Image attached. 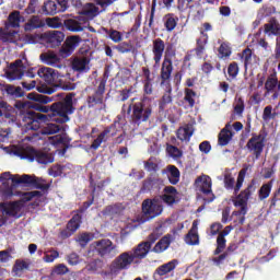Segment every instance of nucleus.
<instances>
[{
    "label": "nucleus",
    "mask_w": 280,
    "mask_h": 280,
    "mask_svg": "<svg viewBox=\"0 0 280 280\" xmlns=\"http://www.w3.org/2000/svg\"><path fill=\"white\" fill-rule=\"evenodd\" d=\"M246 172H248V167L242 168L238 173L236 184L235 177L230 173L224 175V187L228 190L234 189V195L236 198L233 200L234 207H240V210L232 212V218H236L234 220L235 224H244L246 222V214L248 213V200H250V196L257 191V182L252 179L247 187L240 192L244 185V178H246Z\"/></svg>",
    "instance_id": "nucleus-1"
},
{
    "label": "nucleus",
    "mask_w": 280,
    "mask_h": 280,
    "mask_svg": "<svg viewBox=\"0 0 280 280\" xmlns=\"http://www.w3.org/2000/svg\"><path fill=\"white\" fill-rule=\"evenodd\" d=\"M15 108L20 110V119H22V124L26 130H38L40 128V121H44V119H47V116L45 114L40 113H49V107L45 105H36L31 102H15ZM27 108H35L36 110H39L40 113L34 112V109H27Z\"/></svg>",
    "instance_id": "nucleus-2"
},
{
    "label": "nucleus",
    "mask_w": 280,
    "mask_h": 280,
    "mask_svg": "<svg viewBox=\"0 0 280 280\" xmlns=\"http://www.w3.org/2000/svg\"><path fill=\"white\" fill-rule=\"evenodd\" d=\"M56 97H61V101L55 102L50 105V110L52 115H58L61 117L60 119H56L59 124H67L69 121V115H73L75 113V107H73V97H75V93H69L65 96L62 93L56 94Z\"/></svg>",
    "instance_id": "nucleus-3"
},
{
    "label": "nucleus",
    "mask_w": 280,
    "mask_h": 280,
    "mask_svg": "<svg viewBox=\"0 0 280 280\" xmlns=\"http://www.w3.org/2000/svg\"><path fill=\"white\" fill-rule=\"evenodd\" d=\"M137 98H131V103L127 107V115L131 113V121L135 126H141L145 121H150L152 117V104L147 102V98L143 97L138 102H135Z\"/></svg>",
    "instance_id": "nucleus-4"
},
{
    "label": "nucleus",
    "mask_w": 280,
    "mask_h": 280,
    "mask_svg": "<svg viewBox=\"0 0 280 280\" xmlns=\"http://www.w3.org/2000/svg\"><path fill=\"white\" fill-rule=\"evenodd\" d=\"M161 235H163V225L156 226L148 236L147 241L139 243L130 250L136 264H141V260L148 257V254L152 250V245L156 243V240H159Z\"/></svg>",
    "instance_id": "nucleus-5"
},
{
    "label": "nucleus",
    "mask_w": 280,
    "mask_h": 280,
    "mask_svg": "<svg viewBox=\"0 0 280 280\" xmlns=\"http://www.w3.org/2000/svg\"><path fill=\"white\" fill-rule=\"evenodd\" d=\"M37 75L49 85H38L36 89L38 93H43L44 95H54L58 89H61L60 84L56 83L58 80V73L54 70V68L43 67L37 71Z\"/></svg>",
    "instance_id": "nucleus-6"
},
{
    "label": "nucleus",
    "mask_w": 280,
    "mask_h": 280,
    "mask_svg": "<svg viewBox=\"0 0 280 280\" xmlns=\"http://www.w3.org/2000/svg\"><path fill=\"white\" fill-rule=\"evenodd\" d=\"M15 154L20 159H27V161H36L39 165H49L54 163V155L47 151L36 150L32 147H26L25 149L15 151Z\"/></svg>",
    "instance_id": "nucleus-7"
},
{
    "label": "nucleus",
    "mask_w": 280,
    "mask_h": 280,
    "mask_svg": "<svg viewBox=\"0 0 280 280\" xmlns=\"http://www.w3.org/2000/svg\"><path fill=\"white\" fill-rule=\"evenodd\" d=\"M132 264H137V260H135V257L132 256V252L121 253L109 265V275L112 277H117L121 270H128Z\"/></svg>",
    "instance_id": "nucleus-8"
},
{
    "label": "nucleus",
    "mask_w": 280,
    "mask_h": 280,
    "mask_svg": "<svg viewBox=\"0 0 280 280\" xmlns=\"http://www.w3.org/2000/svg\"><path fill=\"white\" fill-rule=\"evenodd\" d=\"M69 8V0H45L37 9V14L42 16H56L59 12H65Z\"/></svg>",
    "instance_id": "nucleus-9"
},
{
    "label": "nucleus",
    "mask_w": 280,
    "mask_h": 280,
    "mask_svg": "<svg viewBox=\"0 0 280 280\" xmlns=\"http://www.w3.org/2000/svg\"><path fill=\"white\" fill-rule=\"evenodd\" d=\"M203 28H200V36L196 39V47L191 50L196 54L197 58H202L207 52V45L209 44V34L207 32L213 31L211 23L205 22Z\"/></svg>",
    "instance_id": "nucleus-10"
},
{
    "label": "nucleus",
    "mask_w": 280,
    "mask_h": 280,
    "mask_svg": "<svg viewBox=\"0 0 280 280\" xmlns=\"http://www.w3.org/2000/svg\"><path fill=\"white\" fill-rule=\"evenodd\" d=\"M245 148L255 156L256 161H259L264 153V148H266V135L252 133V138L247 141Z\"/></svg>",
    "instance_id": "nucleus-11"
},
{
    "label": "nucleus",
    "mask_w": 280,
    "mask_h": 280,
    "mask_svg": "<svg viewBox=\"0 0 280 280\" xmlns=\"http://www.w3.org/2000/svg\"><path fill=\"white\" fill-rule=\"evenodd\" d=\"M119 121H121V116H117V119L114 120L112 125L105 127L97 138L93 140L91 150H97L102 143H106V141H108L109 137H117V124H119Z\"/></svg>",
    "instance_id": "nucleus-12"
},
{
    "label": "nucleus",
    "mask_w": 280,
    "mask_h": 280,
    "mask_svg": "<svg viewBox=\"0 0 280 280\" xmlns=\"http://www.w3.org/2000/svg\"><path fill=\"white\" fill-rule=\"evenodd\" d=\"M92 246L98 257H110L113 258L117 250V245L113 244V241L109 238L98 240L92 243Z\"/></svg>",
    "instance_id": "nucleus-13"
},
{
    "label": "nucleus",
    "mask_w": 280,
    "mask_h": 280,
    "mask_svg": "<svg viewBox=\"0 0 280 280\" xmlns=\"http://www.w3.org/2000/svg\"><path fill=\"white\" fill-rule=\"evenodd\" d=\"M142 212L147 218L153 220V218H159L163 213V202L159 197L153 199H144L142 202Z\"/></svg>",
    "instance_id": "nucleus-14"
},
{
    "label": "nucleus",
    "mask_w": 280,
    "mask_h": 280,
    "mask_svg": "<svg viewBox=\"0 0 280 280\" xmlns=\"http://www.w3.org/2000/svg\"><path fill=\"white\" fill-rule=\"evenodd\" d=\"M13 183L32 187V189H40V191L49 189V184H46L43 178L36 177V175L24 174L19 179H13Z\"/></svg>",
    "instance_id": "nucleus-15"
},
{
    "label": "nucleus",
    "mask_w": 280,
    "mask_h": 280,
    "mask_svg": "<svg viewBox=\"0 0 280 280\" xmlns=\"http://www.w3.org/2000/svg\"><path fill=\"white\" fill-rule=\"evenodd\" d=\"M106 93V80L102 79L93 94L86 97L88 108H95L104 104V94Z\"/></svg>",
    "instance_id": "nucleus-16"
},
{
    "label": "nucleus",
    "mask_w": 280,
    "mask_h": 280,
    "mask_svg": "<svg viewBox=\"0 0 280 280\" xmlns=\"http://www.w3.org/2000/svg\"><path fill=\"white\" fill-rule=\"evenodd\" d=\"M173 72H174V63L172 62V59L170 57L165 56L160 70L161 86L172 84L171 80H172Z\"/></svg>",
    "instance_id": "nucleus-17"
},
{
    "label": "nucleus",
    "mask_w": 280,
    "mask_h": 280,
    "mask_svg": "<svg viewBox=\"0 0 280 280\" xmlns=\"http://www.w3.org/2000/svg\"><path fill=\"white\" fill-rule=\"evenodd\" d=\"M81 224H82V215L74 214L67 223L66 229L59 232V237H61V240H69V237H71V235H73L75 231L80 229Z\"/></svg>",
    "instance_id": "nucleus-18"
},
{
    "label": "nucleus",
    "mask_w": 280,
    "mask_h": 280,
    "mask_svg": "<svg viewBox=\"0 0 280 280\" xmlns=\"http://www.w3.org/2000/svg\"><path fill=\"white\" fill-rule=\"evenodd\" d=\"M82 38L78 35L67 37L63 45L61 46L59 54L62 58H69L73 51L80 46Z\"/></svg>",
    "instance_id": "nucleus-19"
},
{
    "label": "nucleus",
    "mask_w": 280,
    "mask_h": 280,
    "mask_svg": "<svg viewBox=\"0 0 280 280\" xmlns=\"http://www.w3.org/2000/svg\"><path fill=\"white\" fill-rule=\"evenodd\" d=\"M196 187H199V190L203 192L205 196H209L211 194L212 198L210 199V202H213V199L215 196L213 195V190H211V177L208 175H201L196 178L195 180Z\"/></svg>",
    "instance_id": "nucleus-20"
},
{
    "label": "nucleus",
    "mask_w": 280,
    "mask_h": 280,
    "mask_svg": "<svg viewBox=\"0 0 280 280\" xmlns=\"http://www.w3.org/2000/svg\"><path fill=\"white\" fill-rule=\"evenodd\" d=\"M164 194L160 197H158L161 202H164L165 205H168V207H172V205H176L178 200V189L174 186H165L163 189Z\"/></svg>",
    "instance_id": "nucleus-21"
},
{
    "label": "nucleus",
    "mask_w": 280,
    "mask_h": 280,
    "mask_svg": "<svg viewBox=\"0 0 280 280\" xmlns=\"http://www.w3.org/2000/svg\"><path fill=\"white\" fill-rule=\"evenodd\" d=\"M176 266H178V260L173 259L155 269L153 272L154 280H162L165 275H170V272H174L176 270Z\"/></svg>",
    "instance_id": "nucleus-22"
},
{
    "label": "nucleus",
    "mask_w": 280,
    "mask_h": 280,
    "mask_svg": "<svg viewBox=\"0 0 280 280\" xmlns=\"http://www.w3.org/2000/svg\"><path fill=\"white\" fill-rule=\"evenodd\" d=\"M152 52L155 65H161L163 54L165 52V42L161 37L153 40Z\"/></svg>",
    "instance_id": "nucleus-23"
},
{
    "label": "nucleus",
    "mask_w": 280,
    "mask_h": 280,
    "mask_svg": "<svg viewBox=\"0 0 280 280\" xmlns=\"http://www.w3.org/2000/svg\"><path fill=\"white\" fill-rule=\"evenodd\" d=\"M264 34L267 36H280V23L276 16L269 18L268 22L264 24Z\"/></svg>",
    "instance_id": "nucleus-24"
},
{
    "label": "nucleus",
    "mask_w": 280,
    "mask_h": 280,
    "mask_svg": "<svg viewBox=\"0 0 280 280\" xmlns=\"http://www.w3.org/2000/svg\"><path fill=\"white\" fill-rule=\"evenodd\" d=\"M184 242L188 246H198L200 244V236L198 235V221H194L191 229L185 235Z\"/></svg>",
    "instance_id": "nucleus-25"
},
{
    "label": "nucleus",
    "mask_w": 280,
    "mask_h": 280,
    "mask_svg": "<svg viewBox=\"0 0 280 280\" xmlns=\"http://www.w3.org/2000/svg\"><path fill=\"white\" fill-rule=\"evenodd\" d=\"M89 62H91L89 57H77L72 60V69L79 73H86L91 69Z\"/></svg>",
    "instance_id": "nucleus-26"
},
{
    "label": "nucleus",
    "mask_w": 280,
    "mask_h": 280,
    "mask_svg": "<svg viewBox=\"0 0 280 280\" xmlns=\"http://www.w3.org/2000/svg\"><path fill=\"white\" fill-rule=\"evenodd\" d=\"M63 40H65V33L60 31H52L47 34V43L52 48L60 47Z\"/></svg>",
    "instance_id": "nucleus-27"
},
{
    "label": "nucleus",
    "mask_w": 280,
    "mask_h": 280,
    "mask_svg": "<svg viewBox=\"0 0 280 280\" xmlns=\"http://www.w3.org/2000/svg\"><path fill=\"white\" fill-rule=\"evenodd\" d=\"M164 86V94L162 95L160 102H159V108L160 110H165V106L167 104H172L174 102V98L172 97V84L161 85Z\"/></svg>",
    "instance_id": "nucleus-28"
},
{
    "label": "nucleus",
    "mask_w": 280,
    "mask_h": 280,
    "mask_svg": "<svg viewBox=\"0 0 280 280\" xmlns=\"http://www.w3.org/2000/svg\"><path fill=\"white\" fill-rule=\"evenodd\" d=\"M170 244H172V234H166L163 236L155 246L151 249L152 253H165L170 248Z\"/></svg>",
    "instance_id": "nucleus-29"
},
{
    "label": "nucleus",
    "mask_w": 280,
    "mask_h": 280,
    "mask_svg": "<svg viewBox=\"0 0 280 280\" xmlns=\"http://www.w3.org/2000/svg\"><path fill=\"white\" fill-rule=\"evenodd\" d=\"M103 34H105L106 38H108L112 43H121L124 40V33L110 27H103Z\"/></svg>",
    "instance_id": "nucleus-30"
},
{
    "label": "nucleus",
    "mask_w": 280,
    "mask_h": 280,
    "mask_svg": "<svg viewBox=\"0 0 280 280\" xmlns=\"http://www.w3.org/2000/svg\"><path fill=\"white\" fill-rule=\"evenodd\" d=\"M39 59L44 65H49L50 67H56L60 62L58 55L51 50L40 54Z\"/></svg>",
    "instance_id": "nucleus-31"
},
{
    "label": "nucleus",
    "mask_w": 280,
    "mask_h": 280,
    "mask_svg": "<svg viewBox=\"0 0 280 280\" xmlns=\"http://www.w3.org/2000/svg\"><path fill=\"white\" fill-rule=\"evenodd\" d=\"M279 89V78H277V72L271 73L265 82L266 95L275 93V89Z\"/></svg>",
    "instance_id": "nucleus-32"
},
{
    "label": "nucleus",
    "mask_w": 280,
    "mask_h": 280,
    "mask_svg": "<svg viewBox=\"0 0 280 280\" xmlns=\"http://www.w3.org/2000/svg\"><path fill=\"white\" fill-rule=\"evenodd\" d=\"M21 12L20 11H13L9 14L8 21L5 22L4 26L5 30H10V27H21Z\"/></svg>",
    "instance_id": "nucleus-33"
},
{
    "label": "nucleus",
    "mask_w": 280,
    "mask_h": 280,
    "mask_svg": "<svg viewBox=\"0 0 280 280\" xmlns=\"http://www.w3.org/2000/svg\"><path fill=\"white\" fill-rule=\"evenodd\" d=\"M3 211L7 215H10V218H21V203H19V201L8 203L3 208Z\"/></svg>",
    "instance_id": "nucleus-34"
},
{
    "label": "nucleus",
    "mask_w": 280,
    "mask_h": 280,
    "mask_svg": "<svg viewBox=\"0 0 280 280\" xmlns=\"http://www.w3.org/2000/svg\"><path fill=\"white\" fill-rule=\"evenodd\" d=\"M90 187H92L91 198L88 201H84L83 205L79 208V213H85V211L95 202V191L97 187L93 182V177H90Z\"/></svg>",
    "instance_id": "nucleus-35"
},
{
    "label": "nucleus",
    "mask_w": 280,
    "mask_h": 280,
    "mask_svg": "<svg viewBox=\"0 0 280 280\" xmlns=\"http://www.w3.org/2000/svg\"><path fill=\"white\" fill-rule=\"evenodd\" d=\"M40 27H45V23L38 15H33L25 24L24 30L26 32H32V30H39Z\"/></svg>",
    "instance_id": "nucleus-36"
},
{
    "label": "nucleus",
    "mask_w": 280,
    "mask_h": 280,
    "mask_svg": "<svg viewBox=\"0 0 280 280\" xmlns=\"http://www.w3.org/2000/svg\"><path fill=\"white\" fill-rule=\"evenodd\" d=\"M167 178L171 185H176L177 183H180V170L174 165L167 166Z\"/></svg>",
    "instance_id": "nucleus-37"
},
{
    "label": "nucleus",
    "mask_w": 280,
    "mask_h": 280,
    "mask_svg": "<svg viewBox=\"0 0 280 280\" xmlns=\"http://www.w3.org/2000/svg\"><path fill=\"white\" fill-rule=\"evenodd\" d=\"M178 25V16H175L174 13H167L164 16V27L166 32H174Z\"/></svg>",
    "instance_id": "nucleus-38"
},
{
    "label": "nucleus",
    "mask_w": 280,
    "mask_h": 280,
    "mask_svg": "<svg viewBox=\"0 0 280 280\" xmlns=\"http://www.w3.org/2000/svg\"><path fill=\"white\" fill-rule=\"evenodd\" d=\"M219 58L221 60H226L231 58V54H233V49L231 48V44L223 42L220 47L218 48Z\"/></svg>",
    "instance_id": "nucleus-39"
},
{
    "label": "nucleus",
    "mask_w": 280,
    "mask_h": 280,
    "mask_svg": "<svg viewBox=\"0 0 280 280\" xmlns=\"http://www.w3.org/2000/svg\"><path fill=\"white\" fill-rule=\"evenodd\" d=\"M27 98L31 100V102H38V104H49V102H54L52 97H49L45 94H38V93H28Z\"/></svg>",
    "instance_id": "nucleus-40"
},
{
    "label": "nucleus",
    "mask_w": 280,
    "mask_h": 280,
    "mask_svg": "<svg viewBox=\"0 0 280 280\" xmlns=\"http://www.w3.org/2000/svg\"><path fill=\"white\" fill-rule=\"evenodd\" d=\"M241 60H242V62H244L245 71H248V67H250V65H253V50L248 47L245 48L241 52Z\"/></svg>",
    "instance_id": "nucleus-41"
},
{
    "label": "nucleus",
    "mask_w": 280,
    "mask_h": 280,
    "mask_svg": "<svg viewBox=\"0 0 280 280\" xmlns=\"http://www.w3.org/2000/svg\"><path fill=\"white\" fill-rule=\"evenodd\" d=\"M63 25L69 32H82L84 30L82 24L78 20L73 19L65 20Z\"/></svg>",
    "instance_id": "nucleus-42"
},
{
    "label": "nucleus",
    "mask_w": 280,
    "mask_h": 280,
    "mask_svg": "<svg viewBox=\"0 0 280 280\" xmlns=\"http://www.w3.org/2000/svg\"><path fill=\"white\" fill-rule=\"evenodd\" d=\"M194 136V130L189 127H182L177 130V139L179 141H190Z\"/></svg>",
    "instance_id": "nucleus-43"
},
{
    "label": "nucleus",
    "mask_w": 280,
    "mask_h": 280,
    "mask_svg": "<svg viewBox=\"0 0 280 280\" xmlns=\"http://www.w3.org/2000/svg\"><path fill=\"white\" fill-rule=\"evenodd\" d=\"M235 133H229L225 130H221L218 135V144L224 148L228 143H231Z\"/></svg>",
    "instance_id": "nucleus-44"
},
{
    "label": "nucleus",
    "mask_w": 280,
    "mask_h": 280,
    "mask_svg": "<svg viewBox=\"0 0 280 280\" xmlns=\"http://www.w3.org/2000/svg\"><path fill=\"white\" fill-rule=\"evenodd\" d=\"M8 110V103L5 102H0V117H4V119H8L9 122L16 121V115L12 114L11 112Z\"/></svg>",
    "instance_id": "nucleus-45"
},
{
    "label": "nucleus",
    "mask_w": 280,
    "mask_h": 280,
    "mask_svg": "<svg viewBox=\"0 0 280 280\" xmlns=\"http://www.w3.org/2000/svg\"><path fill=\"white\" fill-rule=\"evenodd\" d=\"M185 96H184V101L188 104V106L190 108H194V106H196V91L186 88L184 90Z\"/></svg>",
    "instance_id": "nucleus-46"
},
{
    "label": "nucleus",
    "mask_w": 280,
    "mask_h": 280,
    "mask_svg": "<svg viewBox=\"0 0 280 280\" xmlns=\"http://www.w3.org/2000/svg\"><path fill=\"white\" fill-rule=\"evenodd\" d=\"M119 54H131L135 51V46L130 42H120L118 45L114 46Z\"/></svg>",
    "instance_id": "nucleus-47"
},
{
    "label": "nucleus",
    "mask_w": 280,
    "mask_h": 280,
    "mask_svg": "<svg viewBox=\"0 0 280 280\" xmlns=\"http://www.w3.org/2000/svg\"><path fill=\"white\" fill-rule=\"evenodd\" d=\"M67 167H69V165H62V164H55L50 171L49 174L50 176H54V178H58V176H62V174H67Z\"/></svg>",
    "instance_id": "nucleus-48"
},
{
    "label": "nucleus",
    "mask_w": 280,
    "mask_h": 280,
    "mask_svg": "<svg viewBox=\"0 0 280 280\" xmlns=\"http://www.w3.org/2000/svg\"><path fill=\"white\" fill-rule=\"evenodd\" d=\"M270 191H272V180L264 184L260 189L258 190V198L259 200H266L268 196H270Z\"/></svg>",
    "instance_id": "nucleus-49"
},
{
    "label": "nucleus",
    "mask_w": 280,
    "mask_h": 280,
    "mask_svg": "<svg viewBox=\"0 0 280 280\" xmlns=\"http://www.w3.org/2000/svg\"><path fill=\"white\" fill-rule=\"evenodd\" d=\"M25 75V71L23 69L9 68L7 72V78L9 80H21Z\"/></svg>",
    "instance_id": "nucleus-50"
},
{
    "label": "nucleus",
    "mask_w": 280,
    "mask_h": 280,
    "mask_svg": "<svg viewBox=\"0 0 280 280\" xmlns=\"http://www.w3.org/2000/svg\"><path fill=\"white\" fill-rule=\"evenodd\" d=\"M34 198H43V191L33 190L22 194V202H31V200H34Z\"/></svg>",
    "instance_id": "nucleus-51"
},
{
    "label": "nucleus",
    "mask_w": 280,
    "mask_h": 280,
    "mask_svg": "<svg viewBox=\"0 0 280 280\" xmlns=\"http://www.w3.org/2000/svg\"><path fill=\"white\" fill-rule=\"evenodd\" d=\"M46 25L52 30H58L65 25V22H62V20L58 16L47 18Z\"/></svg>",
    "instance_id": "nucleus-52"
},
{
    "label": "nucleus",
    "mask_w": 280,
    "mask_h": 280,
    "mask_svg": "<svg viewBox=\"0 0 280 280\" xmlns=\"http://www.w3.org/2000/svg\"><path fill=\"white\" fill-rule=\"evenodd\" d=\"M7 93L8 95H12V97H23L25 95V92L21 86H14V85H9L7 88Z\"/></svg>",
    "instance_id": "nucleus-53"
},
{
    "label": "nucleus",
    "mask_w": 280,
    "mask_h": 280,
    "mask_svg": "<svg viewBox=\"0 0 280 280\" xmlns=\"http://www.w3.org/2000/svg\"><path fill=\"white\" fill-rule=\"evenodd\" d=\"M166 150L170 156H172V159H174L175 161H178V159L183 158V151L178 149V147L171 144L166 148Z\"/></svg>",
    "instance_id": "nucleus-54"
},
{
    "label": "nucleus",
    "mask_w": 280,
    "mask_h": 280,
    "mask_svg": "<svg viewBox=\"0 0 280 280\" xmlns=\"http://www.w3.org/2000/svg\"><path fill=\"white\" fill-rule=\"evenodd\" d=\"M224 248H226V238L219 234L217 237V248L214 250V255H220V253H224Z\"/></svg>",
    "instance_id": "nucleus-55"
},
{
    "label": "nucleus",
    "mask_w": 280,
    "mask_h": 280,
    "mask_svg": "<svg viewBox=\"0 0 280 280\" xmlns=\"http://www.w3.org/2000/svg\"><path fill=\"white\" fill-rule=\"evenodd\" d=\"M228 74L231 78V80H235L237 75H240V66L237 62L233 61L228 67Z\"/></svg>",
    "instance_id": "nucleus-56"
},
{
    "label": "nucleus",
    "mask_w": 280,
    "mask_h": 280,
    "mask_svg": "<svg viewBox=\"0 0 280 280\" xmlns=\"http://www.w3.org/2000/svg\"><path fill=\"white\" fill-rule=\"evenodd\" d=\"M91 240H93V236L91 235V233L84 232L78 236L77 242L80 244L82 248H84L86 247L89 242H91Z\"/></svg>",
    "instance_id": "nucleus-57"
},
{
    "label": "nucleus",
    "mask_w": 280,
    "mask_h": 280,
    "mask_svg": "<svg viewBox=\"0 0 280 280\" xmlns=\"http://www.w3.org/2000/svg\"><path fill=\"white\" fill-rule=\"evenodd\" d=\"M50 254H45L44 255V261L46 264H54L58 257H60V253L54 248L49 249Z\"/></svg>",
    "instance_id": "nucleus-58"
},
{
    "label": "nucleus",
    "mask_w": 280,
    "mask_h": 280,
    "mask_svg": "<svg viewBox=\"0 0 280 280\" xmlns=\"http://www.w3.org/2000/svg\"><path fill=\"white\" fill-rule=\"evenodd\" d=\"M156 185V179L154 178H148L143 182L141 191H152Z\"/></svg>",
    "instance_id": "nucleus-59"
},
{
    "label": "nucleus",
    "mask_w": 280,
    "mask_h": 280,
    "mask_svg": "<svg viewBox=\"0 0 280 280\" xmlns=\"http://www.w3.org/2000/svg\"><path fill=\"white\" fill-rule=\"evenodd\" d=\"M103 215H117L119 213V207L117 205H109L102 211Z\"/></svg>",
    "instance_id": "nucleus-60"
},
{
    "label": "nucleus",
    "mask_w": 280,
    "mask_h": 280,
    "mask_svg": "<svg viewBox=\"0 0 280 280\" xmlns=\"http://www.w3.org/2000/svg\"><path fill=\"white\" fill-rule=\"evenodd\" d=\"M36 8H38V0H30L24 12H25V14H36V12H38V10H36Z\"/></svg>",
    "instance_id": "nucleus-61"
},
{
    "label": "nucleus",
    "mask_w": 280,
    "mask_h": 280,
    "mask_svg": "<svg viewBox=\"0 0 280 280\" xmlns=\"http://www.w3.org/2000/svg\"><path fill=\"white\" fill-rule=\"evenodd\" d=\"M60 132V126L56 124H48L44 129V135H56Z\"/></svg>",
    "instance_id": "nucleus-62"
},
{
    "label": "nucleus",
    "mask_w": 280,
    "mask_h": 280,
    "mask_svg": "<svg viewBox=\"0 0 280 280\" xmlns=\"http://www.w3.org/2000/svg\"><path fill=\"white\" fill-rule=\"evenodd\" d=\"M69 272V267H67L65 264H59L52 269V275H67Z\"/></svg>",
    "instance_id": "nucleus-63"
},
{
    "label": "nucleus",
    "mask_w": 280,
    "mask_h": 280,
    "mask_svg": "<svg viewBox=\"0 0 280 280\" xmlns=\"http://www.w3.org/2000/svg\"><path fill=\"white\" fill-rule=\"evenodd\" d=\"M270 119H275V114H272V107L266 106L262 112V120L270 121Z\"/></svg>",
    "instance_id": "nucleus-64"
}]
</instances>
